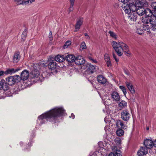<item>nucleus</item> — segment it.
<instances>
[{
    "mask_svg": "<svg viewBox=\"0 0 156 156\" xmlns=\"http://www.w3.org/2000/svg\"><path fill=\"white\" fill-rule=\"evenodd\" d=\"M75 62L78 65H81L85 63V61L80 56H78L75 59Z\"/></svg>",
    "mask_w": 156,
    "mask_h": 156,
    "instance_id": "obj_9",
    "label": "nucleus"
},
{
    "mask_svg": "<svg viewBox=\"0 0 156 156\" xmlns=\"http://www.w3.org/2000/svg\"><path fill=\"white\" fill-rule=\"evenodd\" d=\"M152 15L156 17V10L154 11Z\"/></svg>",
    "mask_w": 156,
    "mask_h": 156,
    "instance_id": "obj_54",
    "label": "nucleus"
},
{
    "mask_svg": "<svg viewBox=\"0 0 156 156\" xmlns=\"http://www.w3.org/2000/svg\"><path fill=\"white\" fill-rule=\"evenodd\" d=\"M112 44L113 48L116 52L117 55L119 56H121L124 51L125 54L127 55H129L130 54V52L129 51L128 46L125 43L122 42H119L117 43L115 41H113L112 43Z\"/></svg>",
    "mask_w": 156,
    "mask_h": 156,
    "instance_id": "obj_2",
    "label": "nucleus"
},
{
    "mask_svg": "<svg viewBox=\"0 0 156 156\" xmlns=\"http://www.w3.org/2000/svg\"><path fill=\"white\" fill-rule=\"evenodd\" d=\"M97 79L98 82L103 85H105L107 82V80L102 75L98 76Z\"/></svg>",
    "mask_w": 156,
    "mask_h": 156,
    "instance_id": "obj_13",
    "label": "nucleus"
},
{
    "mask_svg": "<svg viewBox=\"0 0 156 156\" xmlns=\"http://www.w3.org/2000/svg\"><path fill=\"white\" fill-rule=\"evenodd\" d=\"M29 76V72L27 70H24L21 73L20 76V80H24L28 79Z\"/></svg>",
    "mask_w": 156,
    "mask_h": 156,
    "instance_id": "obj_6",
    "label": "nucleus"
},
{
    "mask_svg": "<svg viewBox=\"0 0 156 156\" xmlns=\"http://www.w3.org/2000/svg\"><path fill=\"white\" fill-rule=\"evenodd\" d=\"M34 0H28L27 1H25L23 0V4L22 5H29L32 2H34Z\"/></svg>",
    "mask_w": 156,
    "mask_h": 156,
    "instance_id": "obj_31",
    "label": "nucleus"
},
{
    "mask_svg": "<svg viewBox=\"0 0 156 156\" xmlns=\"http://www.w3.org/2000/svg\"><path fill=\"white\" fill-rule=\"evenodd\" d=\"M116 125V126L119 128H122V129H126V126H125V125L123 122L121 120H117Z\"/></svg>",
    "mask_w": 156,
    "mask_h": 156,
    "instance_id": "obj_17",
    "label": "nucleus"
},
{
    "mask_svg": "<svg viewBox=\"0 0 156 156\" xmlns=\"http://www.w3.org/2000/svg\"><path fill=\"white\" fill-rule=\"evenodd\" d=\"M119 88L123 92L124 95H126V88L124 86H120Z\"/></svg>",
    "mask_w": 156,
    "mask_h": 156,
    "instance_id": "obj_34",
    "label": "nucleus"
},
{
    "mask_svg": "<svg viewBox=\"0 0 156 156\" xmlns=\"http://www.w3.org/2000/svg\"><path fill=\"white\" fill-rule=\"evenodd\" d=\"M119 6L118 5L115 4L114 5V7H115V8H117Z\"/></svg>",
    "mask_w": 156,
    "mask_h": 156,
    "instance_id": "obj_58",
    "label": "nucleus"
},
{
    "mask_svg": "<svg viewBox=\"0 0 156 156\" xmlns=\"http://www.w3.org/2000/svg\"><path fill=\"white\" fill-rule=\"evenodd\" d=\"M49 68L51 70L55 69L57 67V65L55 61H52L49 63Z\"/></svg>",
    "mask_w": 156,
    "mask_h": 156,
    "instance_id": "obj_22",
    "label": "nucleus"
},
{
    "mask_svg": "<svg viewBox=\"0 0 156 156\" xmlns=\"http://www.w3.org/2000/svg\"><path fill=\"white\" fill-rule=\"evenodd\" d=\"M121 118L123 120L125 121H127L129 119L130 115L127 110H123L121 112Z\"/></svg>",
    "mask_w": 156,
    "mask_h": 156,
    "instance_id": "obj_4",
    "label": "nucleus"
},
{
    "mask_svg": "<svg viewBox=\"0 0 156 156\" xmlns=\"http://www.w3.org/2000/svg\"><path fill=\"white\" fill-rule=\"evenodd\" d=\"M55 61L59 62H62L65 60L64 55H57L55 58Z\"/></svg>",
    "mask_w": 156,
    "mask_h": 156,
    "instance_id": "obj_19",
    "label": "nucleus"
},
{
    "mask_svg": "<svg viewBox=\"0 0 156 156\" xmlns=\"http://www.w3.org/2000/svg\"><path fill=\"white\" fill-rule=\"evenodd\" d=\"M115 154L116 156H120L121 155V154L118 153L117 151Z\"/></svg>",
    "mask_w": 156,
    "mask_h": 156,
    "instance_id": "obj_55",
    "label": "nucleus"
},
{
    "mask_svg": "<svg viewBox=\"0 0 156 156\" xmlns=\"http://www.w3.org/2000/svg\"><path fill=\"white\" fill-rule=\"evenodd\" d=\"M40 73L37 70L35 69L33 70L32 72V79H37V80L39 81L40 79V77L38 78L39 76Z\"/></svg>",
    "mask_w": 156,
    "mask_h": 156,
    "instance_id": "obj_15",
    "label": "nucleus"
},
{
    "mask_svg": "<svg viewBox=\"0 0 156 156\" xmlns=\"http://www.w3.org/2000/svg\"><path fill=\"white\" fill-rule=\"evenodd\" d=\"M145 146L147 148H152L154 146V142L149 139H146L144 142Z\"/></svg>",
    "mask_w": 156,
    "mask_h": 156,
    "instance_id": "obj_11",
    "label": "nucleus"
},
{
    "mask_svg": "<svg viewBox=\"0 0 156 156\" xmlns=\"http://www.w3.org/2000/svg\"><path fill=\"white\" fill-rule=\"evenodd\" d=\"M30 143L31 144V142H29L28 143V144H29V143Z\"/></svg>",
    "mask_w": 156,
    "mask_h": 156,
    "instance_id": "obj_62",
    "label": "nucleus"
},
{
    "mask_svg": "<svg viewBox=\"0 0 156 156\" xmlns=\"http://www.w3.org/2000/svg\"><path fill=\"white\" fill-rule=\"evenodd\" d=\"M74 4H70V6L68 12L69 13L71 11H72L73 9V6Z\"/></svg>",
    "mask_w": 156,
    "mask_h": 156,
    "instance_id": "obj_42",
    "label": "nucleus"
},
{
    "mask_svg": "<svg viewBox=\"0 0 156 156\" xmlns=\"http://www.w3.org/2000/svg\"><path fill=\"white\" fill-rule=\"evenodd\" d=\"M126 84L128 88L130 90L131 93L132 94H134L135 92V90L133 87L132 83L130 82H126Z\"/></svg>",
    "mask_w": 156,
    "mask_h": 156,
    "instance_id": "obj_21",
    "label": "nucleus"
},
{
    "mask_svg": "<svg viewBox=\"0 0 156 156\" xmlns=\"http://www.w3.org/2000/svg\"><path fill=\"white\" fill-rule=\"evenodd\" d=\"M122 128H118L116 131V134L118 136H122L124 133L123 130Z\"/></svg>",
    "mask_w": 156,
    "mask_h": 156,
    "instance_id": "obj_27",
    "label": "nucleus"
},
{
    "mask_svg": "<svg viewBox=\"0 0 156 156\" xmlns=\"http://www.w3.org/2000/svg\"><path fill=\"white\" fill-rule=\"evenodd\" d=\"M108 156H116V155L115 153L111 152L109 154Z\"/></svg>",
    "mask_w": 156,
    "mask_h": 156,
    "instance_id": "obj_51",
    "label": "nucleus"
},
{
    "mask_svg": "<svg viewBox=\"0 0 156 156\" xmlns=\"http://www.w3.org/2000/svg\"><path fill=\"white\" fill-rule=\"evenodd\" d=\"M49 37L50 39V40L51 41L52 40V32L51 31L50 32Z\"/></svg>",
    "mask_w": 156,
    "mask_h": 156,
    "instance_id": "obj_47",
    "label": "nucleus"
},
{
    "mask_svg": "<svg viewBox=\"0 0 156 156\" xmlns=\"http://www.w3.org/2000/svg\"><path fill=\"white\" fill-rule=\"evenodd\" d=\"M84 35L85 37V38L88 40H90V37L87 34V33H85L84 34Z\"/></svg>",
    "mask_w": 156,
    "mask_h": 156,
    "instance_id": "obj_46",
    "label": "nucleus"
},
{
    "mask_svg": "<svg viewBox=\"0 0 156 156\" xmlns=\"http://www.w3.org/2000/svg\"><path fill=\"white\" fill-rule=\"evenodd\" d=\"M119 105L120 107H125L127 106V102L124 101L122 100L119 103Z\"/></svg>",
    "mask_w": 156,
    "mask_h": 156,
    "instance_id": "obj_30",
    "label": "nucleus"
},
{
    "mask_svg": "<svg viewBox=\"0 0 156 156\" xmlns=\"http://www.w3.org/2000/svg\"><path fill=\"white\" fill-rule=\"evenodd\" d=\"M151 29L153 31H156V24H151Z\"/></svg>",
    "mask_w": 156,
    "mask_h": 156,
    "instance_id": "obj_39",
    "label": "nucleus"
},
{
    "mask_svg": "<svg viewBox=\"0 0 156 156\" xmlns=\"http://www.w3.org/2000/svg\"><path fill=\"white\" fill-rule=\"evenodd\" d=\"M154 146L156 147V140L154 141Z\"/></svg>",
    "mask_w": 156,
    "mask_h": 156,
    "instance_id": "obj_56",
    "label": "nucleus"
},
{
    "mask_svg": "<svg viewBox=\"0 0 156 156\" xmlns=\"http://www.w3.org/2000/svg\"><path fill=\"white\" fill-rule=\"evenodd\" d=\"M7 93H8V95L9 96H10L11 95V93L10 92H8Z\"/></svg>",
    "mask_w": 156,
    "mask_h": 156,
    "instance_id": "obj_59",
    "label": "nucleus"
},
{
    "mask_svg": "<svg viewBox=\"0 0 156 156\" xmlns=\"http://www.w3.org/2000/svg\"><path fill=\"white\" fill-rule=\"evenodd\" d=\"M110 36L114 38L115 39H116L117 37L116 34L113 31H110L108 32Z\"/></svg>",
    "mask_w": 156,
    "mask_h": 156,
    "instance_id": "obj_32",
    "label": "nucleus"
},
{
    "mask_svg": "<svg viewBox=\"0 0 156 156\" xmlns=\"http://www.w3.org/2000/svg\"><path fill=\"white\" fill-rule=\"evenodd\" d=\"M27 35V31H24L23 33V34L22 35V37L23 36L25 37Z\"/></svg>",
    "mask_w": 156,
    "mask_h": 156,
    "instance_id": "obj_49",
    "label": "nucleus"
},
{
    "mask_svg": "<svg viewBox=\"0 0 156 156\" xmlns=\"http://www.w3.org/2000/svg\"><path fill=\"white\" fill-rule=\"evenodd\" d=\"M4 83L2 81L0 80V90L2 89L3 88V85H4Z\"/></svg>",
    "mask_w": 156,
    "mask_h": 156,
    "instance_id": "obj_44",
    "label": "nucleus"
},
{
    "mask_svg": "<svg viewBox=\"0 0 156 156\" xmlns=\"http://www.w3.org/2000/svg\"><path fill=\"white\" fill-rule=\"evenodd\" d=\"M69 117L70 118H72L73 119H74L75 118V115L73 113H72L71 114V116H69Z\"/></svg>",
    "mask_w": 156,
    "mask_h": 156,
    "instance_id": "obj_52",
    "label": "nucleus"
},
{
    "mask_svg": "<svg viewBox=\"0 0 156 156\" xmlns=\"http://www.w3.org/2000/svg\"><path fill=\"white\" fill-rule=\"evenodd\" d=\"M20 80V76L18 75L10 76L6 78V81L7 83L10 85L14 84L16 82H19Z\"/></svg>",
    "mask_w": 156,
    "mask_h": 156,
    "instance_id": "obj_3",
    "label": "nucleus"
},
{
    "mask_svg": "<svg viewBox=\"0 0 156 156\" xmlns=\"http://www.w3.org/2000/svg\"><path fill=\"white\" fill-rule=\"evenodd\" d=\"M145 14L147 17H150L151 16H152L153 14V12H152V11L149 9L147 8L145 10Z\"/></svg>",
    "mask_w": 156,
    "mask_h": 156,
    "instance_id": "obj_25",
    "label": "nucleus"
},
{
    "mask_svg": "<svg viewBox=\"0 0 156 156\" xmlns=\"http://www.w3.org/2000/svg\"><path fill=\"white\" fill-rule=\"evenodd\" d=\"M128 19L131 21H136L137 18V15L136 13L130 12L128 16Z\"/></svg>",
    "mask_w": 156,
    "mask_h": 156,
    "instance_id": "obj_12",
    "label": "nucleus"
},
{
    "mask_svg": "<svg viewBox=\"0 0 156 156\" xmlns=\"http://www.w3.org/2000/svg\"><path fill=\"white\" fill-rule=\"evenodd\" d=\"M83 19L82 18H80L77 20L75 26V32H77L79 30L80 26L83 24Z\"/></svg>",
    "mask_w": 156,
    "mask_h": 156,
    "instance_id": "obj_8",
    "label": "nucleus"
},
{
    "mask_svg": "<svg viewBox=\"0 0 156 156\" xmlns=\"http://www.w3.org/2000/svg\"><path fill=\"white\" fill-rule=\"evenodd\" d=\"M145 10L143 8H137L136 13L139 15L142 16L145 14Z\"/></svg>",
    "mask_w": 156,
    "mask_h": 156,
    "instance_id": "obj_24",
    "label": "nucleus"
},
{
    "mask_svg": "<svg viewBox=\"0 0 156 156\" xmlns=\"http://www.w3.org/2000/svg\"><path fill=\"white\" fill-rule=\"evenodd\" d=\"M89 58L90 60L91 61L93 59L91 57H89Z\"/></svg>",
    "mask_w": 156,
    "mask_h": 156,
    "instance_id": "obj_60",
    "label": "nucleus"
},
{
    "mask_svg": "<svg viewBox=\"0 0 156 156\" xmlns=\"http://www.w3.org/2000/svg\"><path fill=\"white\" fill-rule=\"evenodd\" d=\"M90 66L89 68V69L92 71H94V70L95 69V67L92 65H90Z\"/></svg>",
    "mask_w": 156,
    "mask_h": 156,
    "instance_id": "obj_45",
    "label": "nucleus"
},
{
    "mask_svg": "<svg viewBox=\"0 0 156 156\" xmlns=\"http://www.w3.org/2000/svg\"><path fill=\"white\" fill-rule=\"evenodd\" d=\"M136 32L137 34L140 35H142L144 33L143 30L140 28L137 29L136 31Z\"/></svg>",
    "mask_w": 156,
    "mask_h": 156,
    "instance_id": "obj_37",
    "label": "nucleus"
},
{
    "mask_svg": "<svg viewBox=\"0 0 156 156\" xmlns=\"http://www.w3.org/2000/svg\"><path fill=\"white\" fill-rule=\"evenodd\" d=\"M151 6L154 11L156 10V2H153L151 4Z\"/></svg>",
    "mask_w": 156,
    "mask_h": 156,
    "instance_id": "obj_40",
    "label": "nucleus"
},
{
    "mask_svg": "<svg viewBox=\"0 0 156 156\" xmlns=\"http://www.w3.org/2000/svg\"><path fill=\"white\" fill-rule=\"evenodd\" d=\"M118 0L119 2H122L123 3V4H125L126 3H127L129 1V0Z\"/></svg>",
    "mask_w": 156,
    "mask_h": 156,
    "instance_id": "obj_48",
    "label": "nucleus"
},
{
    "mask_svg": "<svg viewBox=\"0 0 156 156\" xmlns=\"http://www.w3.org/2000/svg\"><path fill=\"white\" fill-rule=\"evenodd\" d=\"M149 21L151 24H156V17L152 15L149 17Z\"/></svg>",
    "mask_w": 156,
    "mask_h": 156,
    "instance_id": "obj_28",
    "label": "nucleus"
},
{
    "mask_svg": "<svg viewBox=\"0 0 156 156\" xmlns=\"http://www.w3.org/2000/svg\"><path fill=\"white\" fill-rule=\"evenodd\" d=\"M149 17H142V21L143 23L147 24L150 23V22H149Z\"/></svg>",
    "mask_w": 156,
    "mask_h": 156,
    "instance_id": "obj_29",
    "label": "nucleus"
},
{
    "mask_svg": "<svg viewBox=\"0 0 156 156\" xmlns=\"http://www.w3.org/2000/svg\"><path fill=\"white\" fill-rule=\"evenodd\" d=\"M146 129L147 130H148L149 129V128L148 127H147Z\"/></svg>",
    "mask_w": 156,
    "mask_h": 156,
    "instance_id": "obj_61",
    "label": "nucleus"
},
{
    "mask_svg": "<svg viewBox=\"0 0 156 156\" xmlns=\"http://www.w3.org/2000/svg\"><path fill=\"white\" fill-rule=\"evenodd\" d=\"M76 58L74 55H68L66 56V59L69 62H75Z\"/></svg>",
    "mask_w": 156,
    "mask_h": 156,
    "instance_id": "obj_16",
    "label": "nucleus"
},
{
    "mask_svg": "<svg viewBox=\"0 0 156 156\" xmlns=\"http://www.w3.org/2000/svg\"><path fill=\"white\" fill-rule=\"evenodd\" d=\"M66 114V111L63 108H53L39 115L37 122L40 121L41 125L45 123L44 119L47 121H52L54 123L59 122Z\"/></svg>",
    "mask_w": 156,
    "mask_h": 156,
    "instance_id": "obj_1",
    "label": "nucleus"
},
{
    "mask_svg": "<svg viewBox=\"0 0 156 156\" xmlns=\"http://www.w3.org/2000/svg\"><path fill=\"white\" fill-rule=\"evenodd\" d=\"M143 27L144 29L147 31L149 32L150 30V28L149 26L147 24H146L145 25H144Z\"/></svg>",
    "mask_w": 156,
    "mask_h": 156,
    "instance_id": "obj_36",
    "label": "nucleus"
},
{
    "mask_svg": "<svg viewBox=\"0 0 156 156\" xmlns=\"http://www.w3.org/2000/svg\"><path fill=\"white\" fill-rule=\"evenodd\" d=\"M91 61L94 63H96L97 62V61L93 59L91 60Z\"/></svg>",
    "mask_w": 156,
    "mask_h": 156,
    "instance_id": "obj_57",
    "label": "nucleus"
},
{
    "mask_svg": "<svg viewBox=\"0 0 156 156\" xmlns=\"http://www.w3.org/2000/svg\"><path fill=\"white\" fill-rule=\"evenodd\" d=\"M8 84L4 83V85H3V88L2 89L4 91L8 90L9 89V87L8 85Z\"/></svg>",
    "mask_w": 156,
    "mask_h": 156,
    "instance_id": "obj_33",
    "label": "nucleus"
},
{
    "mask_svg": "<svg viewBox=\"0 0 156 156\" xmlns=\"http://www.w3.org/2000/svg\"><path fill=\"white\" fill-rule=\"evenodd\" d=\"M20 70V68H18L16 69L13 68L9 69L5 71V74L6 75L8 74H12L16 73Z\"/></svg>",
    "mask_w": 156,
    "mask_h": 156,
    "instance_id": "obj_10",
    "label": "nucleus"
},
{
    "mask_svg": "<svg viewBox=\"0 0 156 156\" xmlns=\"http://www.w3.org/2000/svg\"><path fill=\"white\" fill-rule=\"evenodd\" d=\"M113 57L115 59V61L116 62H118L119 61V59L118 58H117V56L116 55L114 54V53H113L112 54Z\"/></svg>",
    "mask_w": 156,
    "mask_h": 156,
    "instance_id": "obj_43",
    "label": "nucleus"
},
{
    "mask_svg": "<svg viewBox=\"0 0 156 156\" xmlns=\"http://www.w3.org/2000/svg\"><path fill=\"white\" fill-rule=\"evenodd\" d=\"M122 8L123 10H124L126 13H129L130 12L129 10V5L128 4L126 5H125V4H124L123 5H122Z\"/></svg>",
    "mask_w": 156,
    "mask_h": 156,
    "instance_id": "obj_23",
    "label": "nucleus"
},
{
    "mask_svg": "<svg viewBox=\"0 0 156 156\" xmlns=\"http://www.w3.org/2000/svg\"><path fill=\"white\" fill-rule=\"evenodd\" d=\"M71 42L69 41H67L65 44L63 48L65 49L67 48L68 46L71 44Z\"/></svg>",
    "mask_w": 156,
    "mask_h": 156,
    "instance_id": "obj_35",
    "label": "nucleus"
},
{
    "mask_svg": "<svg viewBox=\"0 0 156 156\" xmlns=\"http://www.w3.org/2000/svg\"><path fill=\"white\" fill-rule=\"evenodd\" d=\"M4 74H5V72L3 71L0 70V76H3Z\"/></svg>",
    "mask_w": 156,
    "mask_h": 156,
    "instance_id": "obj_50",
    "label": "nucleus"
},
{
    "mask_svg": "<svg viewBox=\"0 0 156 156\" xmlns=\"http://www.w3.org/2000/svg\"><path fill=\"white\" fill-rule=\"evenodd\" d=\"M20 53L18 52L15 53L14 54L13 59V62L14 63H17L20 60Z\"/></svg>",
    "mask_w": 156,
    "mask_h": 156,
    "instance_id": "obj_20",
    "label": "nucleus"
},
{
    "mask_svg": "<svg viewBox=\"0 0 156 156\" xmlns=\"http://www.w3.org/2000/svg\"><path fill=\"white\" fill-rule=\"evenodd\" d=\"M111 98L113 101L117 102L119 101L120 99V97L119 94L115 91L112 92Z\"/></svg>",
    "mask_w": 156,
    "mask_h": 156,
    "instance_id": "obj_7",
    "label": "nucleus"
},
{
    "mask_svg": "<svg viewBox=\"0 0 156 156\" xmlns=\"http://www.w3.org/2000/svg\"><path fill=\"white\" fill-rule=\"evenodd\" d=\"M147 153V150L145 147H141L140 149L137 152V154L139 156H142L146 155Z\"/></svg>",
    "mask_w": 156,
    "mask_h": 156,
    "instance_id": "obj_14",
    "label": "nucleus"
},
{
    "mask_svg": "<svg viewBox=\"0 0 156 156\" xmlns=\"http://www.w3.org/2000/svg\"><path fill=\"white\" fill-rule=\"evenodd\" d=\"M23 0H15L17 5H19L23 4Z\"/></svg>",
    "mask_w": 156,
    "mask_h": 156,
    "instance_id": "obj_38",
    "label": "nucleus"
},
{
    "mask_svg": "<svg viewBox=\"0 0 156 156\" xmlns=\"http://www.w3.org/2000/svg\"><path fill=\"white\" fill-rule=\"evenodd\" d=\"M104 57L105 60L106 62L107 66L108 67H111L112 66V64L109 55L107 54H105Z\"/></svg>",
    "mask_w": 156,
    "mask_h": 156,
    "instance_id": "obj_18",
    "label": "nucleus"
},
{
    "mask_svg": "<svg viewBox=\"0 0 156 156\" xmlns=\"http://www.w3.org/2000/svg\"><path fill=\"white\" fill-rule=\"evenodd\" d=\"M135 4L137 8H143L144 6H147L148 5L147 2L145 0L137 1Z\"/></svg>",
    "mask_w": 156,
    "mask_h": 156,
    "instance_id": "obj_5",
    "label": "nucleus"
},
{
    "mask_svg": "<svg viewBox=\"0 0 156 156\" xmlns=\"http://www.w3.org/2000/svg\"><path fill=\"white\" fill-rule=\"evenodd\" d=\"M75 0H70V4H74Z\"/></svg>",
    "mask_w": 156,
    "mask_h": 156,
    "instance_id": "obj_53",
    "label": "nucleus"
},
{
    "mask_svg": "<svg viewBox=\"0 0 156 156\" xmlns=\"http://www.w3.org/2000/svg\"><path fill=\"white\" fill-rule=\"evenodd\" d=\"M129 10L130 11H132L133 12H134L136 11H137V8L136 6V4H133L132 3L129 5Z\"/></svg>",
    "mask_w": 156,
    "mask_h": 156,
    "instance_id": "obj_26",
    "label": "nucleus"
},
{
    "mask_svg": "<svg viewBox=\"0 0 156 156\" xmlns=\"http://www.w3.org/2000/svg\"><path fill=\"white\" fill-rule=\"evenodd\" d=\"M86 48V46L85 43L84 42H83L81 43V45L80 46V48L82 49H85Z\"/></svg>",
    "mask_w": 156,
    "mask_h": 156,
    "instance_id": "obj_41",
    "label": "nucleus"
}]
</instances>
